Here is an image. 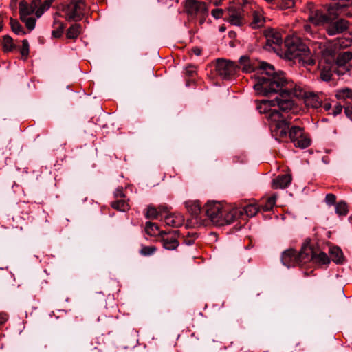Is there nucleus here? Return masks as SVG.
Masks as SVG:
<instances>
[{
  "instance_id": "56",
  "label": "nucleus",
  "mask_w": 352,
  "mask_h": 352,
  "mask_svg": "<svg viewBox=\"0 0 352 352\" xmlns=\"http://www.w3.org/2000/svg\"><path fill=\"white\" fill-rule=\"evenodd\" d=\"M3 27V16L0 14V32L2 30Z\"/></svg>"
},
{
  "instance_id": "17",
  "label": "nucleus",
  "mask_w": 352,
  "mask_h": 352,
  "mask_svg": "<svg viewBox=\"0 0 352 352\" xmlns=\"http://www.w3.org/2000/svg\"><path fill=\"white\" fill-rule=\"evenodd\" d=\"M164 221L167 226L177 228L183 225L184 217L180 213H167Z\"/></svg>"
},
{
  "instance_id": "21",
  "label": "nucleus",
  "mask_w": 352,
  "mask_h": 352,
  "mask_svg": "<svg viewBox=\"0 0 352 352\" xmlns=\"http://www.w3.org/2000/svg\"><path fill=\"white\" fill-rule=\"evenodd\" d=\"M186 207L188 212H190L193 217H195L197 219L199 218V216L201 211V208L199 201H188L186 203Z\"/></svg>"
},
{
  "instance_id": "30",
  "label": "nucleus",
  "mask_w": 352,
  "mask_h": 352,
  "mask_svg": "<svg viewBox=\"0 0 352 352\" xmlns=\"http://www.w3.org/2000/svg\"><path fill=\"white\" fill-rule=\"evenodd\" d=\"M239 63L243 72L250 73L254 70V67L251 64L249 56H241L239 59Z\"/></svg>"
},
{
  "instance_id": "57",
  "label": "nucleus",
  "mask_w": 352,
  "mask_h": 352,
  "mask_svg": "<svg viewBox=\"0 0 352 352\" xmlns=\"http://www.w3.org/2000/svg\"><path fill=\"white\" fill-rule=\"evenodd\" d=\"M184 242L188 245H190L194 243V241L192 239H185Z\"/></svg>"
},
{
  "instance_id": "35",
  "label": "nucleus",
  "mask_w": 352,
  "mask_h": 352,
  "mask_svg": "<svg viewBox=\"0 0 352 352\" xmlns=\"http://www.w3.org/2000/svg\"><path fill=\"white\" fill-rule=\"evenodd\" d=\"M1 45L4 52L12 51L14 47L13 39L8 35H5L3 36Z\"/></svg>"
},
{
  "instance_id": "5",
  "label": "nucleus",
  "mask_w": 352,
  "mask_h": 352,
  "mask_svg": "<svg viewBox=\"0 0 352 352\" xmlns=\"http://www.w3.org/2000/svg\"><path fill=\"white\" fill-rule=\"evenodd\" d=\"M184 10L190 20L198 19L200 25L204 23L209 14L208 3L198 0H186Z\"/></svg>"
},
{
  "instance_id": "39",
  "label": "nucleus",
  "mask_w": 352,
  "mask_h": 352,
  "mask_svg": "<svg viewBox=\"0 0 352 352\" xmlns=\"http://www.w3.org/2000/svg\"><path fill=\"white\" fill-rule=\"evenodd\" d=\"M156 250H157V248H155V246L142 245L140 250V253L142 256H148L153 254L156 252Z\"/></svg>"
},
{
  "instance_id": "8",
  "label": "nucleus",
  "mask_w": 352,
  "mask_h": 352,
  "mask_svg": "<svg viewBox=\"0 0 352 352\" xmlns=\"http://www.w3.org/2000/svg\"><path fill=\"white\" fill-rule=\"evenodd\" d=\"M206 215L213 224L223 226V208L219 202H208L204 207Z\"/></svg>"
},
{
  "instance_id": "32",
  "label": "nucleus",
  "mask_w": 352,
  "mask_h": 352,
  "mask_svg": "<svg viewBox=\"0 0 352 352\" xmlns=\"http://www.w3.org/2000/svg\"><path fill=\"white\" fill-rule=\"evenodd\" d=\"M53 27L54 30L52 32V35L54 38H60L65 29V25L62 21L54 20Z\"/></svg>"
},
{
  "instance_id": "62",
  "label": "nucleus",
  "mask_w": 352,
  "mask_h": 352,
  "mask_svg": "<svg viewBox=\"0 0 352 352\" xmlns=\"http://www.w3.org/2000/svg\"><path fill=\"white\" fill-rule=\"evenodd\" d=\"M349 219H350L351 221H352V216H351V217H349Z\"/></svg>"
},
{
  "instance_id": "44",
  "label": "nucleus",
  "mask_w": 352,
  "mask_h": 352,
  "mask_svg": "<svg viewBox=\"0 0 352 352\" xmlns=\"http://www.w3.org/2000/svg\"><path fill=\"white\" fill-rule=\"evenodd\" d=\"M280 8L282 9L291 8L294 6V0H280Z\"/></svg>"
},
{
  "instance_id": "20",
  "label": "nucleus",
  "mask_w": 352,
  "mask_h": 352,
  "mask_svg": "<svg viewBox=\"0 0 352 352\" xmlns=\"http://www.w3.org/2000/svg\"><path fill=\"white\" fill-rule=\"evenodd\" d=\"M265 19L263 12L261 10H256L252 12V21L250 25L253 29H258L263 27L265 24Z\"/></svg>"
},
{
  "instance_id": "12",
  "label": "nucleus",
  "mask_w": 352,
  "mask_h": 352,
  "mask_svg": "<svg viewBox=\"0 0 352 352\" xmlns=\"http://www.w3.org/2000/svg\"><path fill=\"white\" fill-rule=\"evenodd\" d=\"M327 25L326 31L329 36L341 34L349 28V22L344 19H339L337 21L334 20Z\"/></svg>"
},
{
  "instance_id": "9",
  "label": "nucleus",
  "mask_w": 352,
  "mask_h": 352,
  "mask_svg": "<svg viewBox=\"0 0 352 352\" xmlns=\"http://www.w3.org/2000/svg\"><path fill=\"white\" fill-rule=\"evenodd\" d=\"M338 16V14L333 10H329L327 12L317 10L309 14L308 19L314 25L320 26L327 25L336 20Z\"/></svg>"
},
{
  "instance_id": "15",
  "label": "nucleus",
  "mask_w": 352,
  "mask_h": 352,
  "mask_svg": "<svg viewBox=\"0 0 352 352\" xmlns=\"http://www.w3.org/2000/svg\"><path fill=\"white\" fill-rule=\"evenodd\" d=\"M266 44L273 48L280 46L283 43L281 34L277 30L269 28L265 31Z\"/></svg>"
},
{
  "instance_id": "16",
  "label": "nucleus",
  "mask_w": 352,
  "mask_h": 352,
  "mask_svg": "<svg viewBox=\"0 0 352 352\" xmlns=\"http://www.w3.org/2000/svg\"><path fill=\"white\" fill-rule=\"evenodd\" d=\"M223 226L224 224H230L234 222L236 219H239L243 216V211L241 208H234L230 210L223 208Z\"/></svg>"
},
{
  "instance_id": "51",
  "label": "nucleus",
  "mask_w": 352,
  "mask_h": 352,
  "mask_svg": "<svg viewBox=\"0 0 352 352\" xmlns=\"http://www.w3.org/2000/svg\"><path fill=\"white\" fill-rule=\"evenodd\" d=\"M115 197L117 199H122L125 197L124 194L122 192V189H117L115 192Z\"/></svg>"
},
{
  "instance_id": "59",
  "label": "nucleus",
  "mask_w": 352,
  "mask_h": 352,
  "mask_svg": "<svg viewBox=\"0 0 352 352\" xmlns=\"http://www.w3.org/2000/svg\"><path fill=\"white\" fill-rule=\"evenodd\" d=\"M307 63L309 65H314L315 63L314 60L310 58L307 60Z\"/></svg>"
},
{
  "instance_id": "55",
  "label": "nucleus",
  "mask_w": 352,
  "mask_h": 352,
  "mask_svg": "<svg viewBox=\"0 0 352 352\" xmlns=\"http://www.w3.org/2000/svg\"><path fill=\"white\" fill-rule=\"evenodd\" d=\"M304 29H305V31L307 33H309L311 34V26L309 25H305L304 26Z\"/></svg>"
},
{
  "instance_id": "13",
  "label": "nucleus",
  "mask_w": 352,
  "mask_h": 352,
  "mask_svg": "<svg viewBox=\"0 0 352 352\" xmlns=\"http://www.w3.org/2000/svg\"><path fill=\"white\" fill-rule=\"evenodd\" d=\"M40 4L41 0H32L30 4L24 0L21 1L19 5L20 19H23L34 12H36Z\"/></svg>"
},
{
  "instance_id": "10",
  "label": "nucleus",
  "mask_w": 352,
  "mask_h": 352,
  "mask_svg": "<svg viewBox=\"0 0 352 352\" xmlns=\"http://www.w3.org/2000/svg\"><path fill=\"white\" fill-rule=\"evenodd\" d=\"M296 147L301 148H307L311 144V140L304 133L303 129L300 126H292L287 130V135Z\"/></svg>"
},
{
  "instance_id": "1",
  "label": "nucleus",
  "mask_w": 352,
  "mask_h": 352,
  "mask_svg": "<svg viewBox=\"0 0 352 352\" xmlns=\"http://www.w3.org/2000/svg\"><path fill=\"white\" fill-rule=\"evenodd\" d=\"M261 70L260 75L256 78L254 89L259 95L269 96L278 94L275 99L281 113L288 116L289 124L291 116L287 114L294 104L292 97H301L303 91L300 87L294 85L292 81L288 80L283 72H275L272 65L266 63L260 65Z\"/></svg>"
},
{
  "instance_id": "33",
  "label": "nucleus",
  "mask_w": 352,
  "mask_h": 352,
  "mask_svg": "<svg viewBox=\"0 0 352 352\" xmlns=\"http://www.w3.org/2000/svg\"><path fill=\"white\" fill-rule=\"evenodd\" d=\"M111 207L121 212H126L129 210V204L122 199L113 201L111 203Z\"/></svg>"
},
{
  "instance_id": "37",
  "label": "nucleus",
  "mask_w": 352,
  "mask_h": 352,
  "mask_svg": "<svg viewBox=\"0 0 352 352\" xmlns=\"http://www.w3.org/2000/svg\"><path fill=\"white\" fill-rule=\"evenodd\" d=\"M349 212L347 204L344 201H340L336 205V213L339 216H346Z\"/></svg>"
},
{
  "instance_id": "7",
  "label": "nucleus",
  "mask_w": 352,
  "mask_h": 352,
  "mask_svg": "<svg viewBox=\"0 0 352 352\" xmlns=\"http://www.w3.org/2000/svg\"><path fill=\"white\" fill-rule=\"evenodd\" d=\"M215 67L217 74L225 80L230 79L239 69L236 63L223 58L217 60Z\"/></svg>"
},
{
  "instance_id": "6",
  "label": "nucleus",
  "mask_w": 352,
  "mask_h": 352,
  "mask_svg": "<svg viewBox=\"0 0 352 352\" xmlns=\"http://www.w3.org/2000/svg\"><path fill=\"white\" fill-rule=\"evenodd\" d=\"M285 45L287 47L285 55L289 59L307 56L310 54L309 47L298 37L287 38L285 41Z\"/></svg>"
},
{
  "instance_id": "41",
  "label": "nucleus",
  "mask_w": 352,
  "mask_h": 352,
  "mask_svg": "<svg viewBox=\"0 0 352 352\" xmlns=\"http://www.w3.org/2000/svg\"><path fill=\"white\" fill-rule=\"evenodd\" d=\"M21 20L25 23L26 28L30 30H32L35 28L36 19L34 18L26 17Z\"/></svg>"
},
{
  "instance_id": "19",
  "label": "nucleus",
  "mask_w": 352,
  "mask_h": 352,
  "mask_svg": "<svg viewBox=\"0 0 352 352\" xmlns=\"http://www.w3.org/2000/svg\"><path fill=\"white\" fill-rule=\"evenodd\" d=\"M168 212V207L166 206H160L158 208L153 206H148L146 217L148 219H156L160 217L162 218L163 213Z\"/></svg>"
},
{
  "instance_id": "54",
  "label": "nucleus",
  "mask_w": 352,
  "mask_h": 352,
  "mask_svg": "<svg viewBox=\"0 0 352 352\" xmlns=\"http://www.w3.org/2000/svg\"><path fill=\"white\" fill-rule=\"evenodd\" d=\"M322 107L324 109L327 111H329L331 109V104L329 102L324 103Z\"/></svg>"
},
{
  "instance_id": "50",
  "label": "nucleus",
  "mask_w": 352,
  "mask_h": 352,
  "mask_svg": "<svg viewBox=\"0 0 352 352\" xmlns=\"http://www.w3.org/2000/svg\"><path fill=\"white\" fill-rule=\"evenodd\" d=\"M90 345L91 346L87 348V350L89 352H100V350L99 349V348L97 346H94L93 342H91L90 344Z\"/></svg>"
},
{
  "instance_id": "58",
  "label": "nucleus",
  "mask_w": 352,
  "mask_h": 352,
  "mask_svg": "<svg viewBox=\"0 0 352 352\" xmlns=\"http://www.w3.org/2000/svg\"><path fill=\"white\" fill-rule=\"evenodd\" d=\"M221 0H214L213 1V4L215 6H219V4H221Z\"/></svg>"
},
{
  "instance_id": "45",
  "label": "nucleus",
  "mask_w": 352,
  "mask_h": 352,
  "mask_svg": "<svg viewBox=\"0 0 352 352\" xmlns=\"http://www.w3.org/2000/svg\"><path fill=\"white\" fill-rule=\"evenodd\" d=\"M185 74L187 76L193 77L196 74V69L194 66L189 65L185 68Z\"/></svg>"
},
{
  "instance_id": "11",
  "label": "nucleus",
  "mask_w": 352,
  "mask_h": 352,
  "mask_svg": "<svg viewBox=\"0 0 352 352\" xmlns=\"http://www.w3.org/2000/svg\"><path fill=\"white\" fill-rule=\"evenodd\" d=\"M163 247L168 250H175L179 245L178 241V231L161 233Z\"/></svg>"
},
{
  "instance_id": "14",
  "label": "nucleus",
  "mask_w": 352,
  "mask_h": 352,
  "mask_svg": "<svg viewBox=\"0 0 352 352\" xmlns=\"http://www.w3.org/2000/svg\"><path fill=\"white\" fill-rule=\"evenodd\" d=\"M328 53L331 55V60L326 62L324 65L320 63V78L324 81H329L331 79L333 72V54L330 50H327L324 54Z\"/></svg>"
},
{
  "instance_id": "28",
  "label": "nucleus",
  "mask_w": 352,
  "mask_h": 352,
  "mask_svg": "<svg viewBox=\"0 0 352 352\" xmlns=\"http://www.w3.org/2000/svg\"><path fill=\"white\" fill-rule=\"evenodd\" d=\"M335 96L338 100L352 99V89L349 87L339 89L336 91Z\"/></svg>"
},
{
  "instance_id": "36",
  "label": "nucleus",
  "mask_w": 352,
  "mask_h": 352,
  "mask_svg": "<svg viewBox=\"0 0 352 352\" xmlns=\"http://www.w3.org/2000/svg\"><path fill=\"white\" fill-rule=\"evenodd\" d=\"M10 25L12 30L16 34H25L23 27L21 26V25L19 23V22L16 19H14L12 17H10Z\"/></svg>"
},
{
  "instance_id": "26",
  "label": "nucleus",
  "mask_w": 352,
  "mask_h": 352,
  "mask_svg": "<svg viewBox=\"0 0 352 352\" xmlns=\"http://www.w3.org/2000/svg\"><path fill=\"white\" fill-rule=\"evenodd\" d=\"M312 254H313V256L309 260V261H314L315 263L322 264V265L328 264L330 262L329 257L327 256V254L326 253H324L323 252H320L319 254H316L314 251V249L312 248Z\"/></svg>"
},
{
  "instance_id": "42",
  "label": "nucleus",
  "mask_w": 352,
  "mask_h": 352,
  "mask_svg": "<svg viewBox=\"0 0 352 352\" xmlns=\"http://www.w3.org/2000/svg\"><path fill=\"white\" fill-rule=\"evenodd\" d=\"M21 54L25 58H27L29 55V43L26 39L22 41V46L21 48Z\"/></svg>"
},
{
  "instance_id": "49",
  "label": "nucleus",
  "mask_w": 352,
  "mask_h": 352,
  "mask_svg": "<svg viewBox=\"0 0 352 352\" xmlns=\"http://www.w3.org/2000/svg\"><path fill=\"white\" fill-rule=\"evenodd\" d=\"M8 320V315L6 313H0V325L4 324Z\"/></svg>"
},
{
  "instance_id": "48",
  "label": "nucleus",
  "mask_w": 352,
  "mask_h": 352,
  "mask_svg": "<svg viewBox=\"0 0 352 352\" xmlns=\"http://www.w3.org/2000/svg\"><path fill=\"white\" fill-rule=\"evenodd\" d=\"M344 113L351 121H352V106H346L344 109Z\"/></svg>"
},
{
  "instance_id": "2",
  "label": "nucleus",
  "mask_w": 352,
  "mask_h": 352,
  "mask_svg": "<svg viewBox=\"0 0 352 352\" xmlns=\"http://www.w3.org/2000/svg\"><path fill=\"white\" fill-rule=\"evenodd\" d=\"M275 101L263 100L257 107L261 113L266 115V118L269 122L272 133L276 139L285 138L287 133V129L289 127L288 116L280 113L278 110L272 109L271 107L274 106Z\"/></svg>"
},
{
  "instance_id": "53",
  "label": "nucleus",
  "mask_w": 352,
  "mask_h": 352,
  "mask_svg": "<svg viewBox=\"0 0 352 352\" xmlns=\"http://www.w3.org/2000/svg\"><path fill=\"white\" fill-rule=\"evenodd\" d=\"M192 50L193 53L197 56H199L201 54V50L199 47H194V48H192Z\"/></svg>"
},
{
  "instance_id": "29",
  "label": "nucleus",
  "mask_w": 352,
  "mask_h": 352,
  "mask_svg": "<svg viewBox=\"0 0 352 352\" xmlns=\"http://www.w3.org/2000/svg\"><path fill=\"white\" fill-rule=\"evenodd\" d=\"M243 211V214L245 213L248 217H254L260 210V207L256 204H248L244 208H241Z\"/></svg>"
},
{
  "instance_id": "47",
  "label": "nucleus",
  "mask_w": 352,
  "mask_h": 352,
  "mask_svg": "<svg viewBox=\"0 0 352 352\" xmlns=\"http://www.w3.org/2000/svg\"><path fill=\"white\" fill-rule=\"evenodd\" d=\"M342 106L341 104H338L335 106L331 113H332V115L336 116L340 114L342 112Z\"/></svg>"
},
{
  "instance_id": "46",
  "label": "nucleus",
  "mask_w": 352,
  "mask_h": 352,
  "mask_svg": "<svg viewBox=\"0 0 352 352\" xmlns=\"http://www.w3.org/2000/svg\"><path fill=\"white\" fill-rule=\"evenodd\" d=\"M211 14L214 18L218 19L223 16V11L222 9L217 8L212 10Z\"/></svg>"
},
{
  "instance_id": "27",
  "label": "nucleus",
  "mask_w": 352,
  "mask_h": 352,
  "mask_svg": "<svg viewBox=\"0 0 352 352\" xmlns=\"http://www.w3.org/2000/svg\"><path fill=\"white\" fill-rule=\"evenodd\" d=\"M277 199V195L276 194L272 195L271 197H268L265 204H261L258 205L260 207V210H263L264 212H268L273 209L274 206L276 204Z\"/></svg>"
},
{
  "instance_id": "60",
  "label": "nucleus",
  "mask_w": 352,
  "mask_h": 352,
  "mask_svg": "<svg viewBox=\"0 0 352 352\" xmlns=\"http://www.w3.org/2000/svg\"><path fill=\"white\" fill-rule=\"evenodd\" d=\"M267 2H272L274 0H265Z\"/></svg>"
},
{
  "instance_id": "38",
  "label": "nucleus",
  "mask_w": 352,
  "mask_h": 352,
  "mask_svg": "<svg viewBox=\"0 0 352 352\" xmlns=\"http://www.w3.org/2000/svg\"><path fill=\"white\" fill-rule=\"evenodd\" d=\"M145 231L147 234L150 236H156L162 232H160L159 228L155 223L147 222L145 226Z\"/></svg>"
},
{
  "instance_id": "22",
  "label": "nucleus",
  "mask_w": 352,
  "mask_h": 352,
  "mask_svg": "<svg viewBox=\"0 0 352 352\" xmlns=\"http://www.w3.org/2000/svg\"><path fill=\"white\" fill-rule=\"evenodd\" d=\"M82 30L81 25L77 23L72 24L67 30L66 36L69 39H76L80 34Z\"/></svg>"
},
{
  "instance_id": "24",
  "label": "nucleus",
  "mask_w": 352,
  "mask_h": 352,
  "mask_svg": "<svg viewBox=\"0 0 352 352\" xmlns=\"http://www.w3.org/2000/svg\"><path fill=\"white\" fill-rule=\"evenodd\" d=\"M331 259L336 263L341 264L344 261L343 253L338 247H333L329 250Z\"/></svg>"
},
{
  "instance_id": "3",
  "label": "nucleus",
  "mask_w": 352,
  "mask_h": 352,
  "mask_svg": "<svg viewBox=\"0 0 352 352\" xmlns=\"http://www.w3.org/2000/svg\"><path fill=\"white\" fill-rule=\"evenodd\" d=\"M87 5L84 0H70L60 4V11L67 21H80L85 14Z\"/></svg>"
},
{
  "instance_id": "34",
  "label": "nucleus",
  "mask_w": 352,
  "mask_h": 352,
  "mask_svg": "<svg viewBox=\"0 0 352 352\" xmlns=\"http://www.w3.org/2000/svg\"><path fill=\"white\" fill-rule=\"evenodd\" d=\"M55 1L56 0H45L43 2L41 1V4L36 11L37 17H40L45 11L49 10Z\"/></svg>"
},
{
  "instance_id": "40",
  "label": "nucleus",
  "mask_w": 352,
  "mask_h": 352,
  "mask_svg": "<svg viewBox=\"0 0 352 352\" xmlns=\"http://www.w3.org/2000/svg\"><path fill=\"white\" fill-rule=\"evenodd\" d=\"M333 72L338 76H342L346 72H349V66H338L336 63H333Z\"/></svg>"
},
{
  "instance_id": "4",
  "label": "nucleus",
  "mask_w": 352,
  "mask_h": 352,
  "mask_svg": "<svg viewBox=\"0 0 352 352\" xmlns=\"http://www.w3.org/2000/svg\"><path fill=\"white\" fill-rule=\"evenodd\" d=\"M312 256V248L310 245H304L298 253L293 249L285 251L281 259L284 265L290 267L298 264H305Z\"/></svg>"
},
{
  "instance_id": "31",
  "label": "nucleus",
  "mask_w": 352,
  "mask_h": 352,
  "mask_svg": "<svg viewBox=\"0 0 352 352\" xmlns=\"http://www.w3.org/2000/svg\"><path fill=\"white\" fill-rule=\"evenodd\" d=\"M228 22L234 25L241 26L245 23V19L239 12H232L230 14Z\"/></svg>"
},
{
  "instance_id": "23",
  "label": "nucleus",
  "mask_w": 352,
  "mask_h": 352,
  "mask_svg": "<svg viewBox=\"0 0 352 352\" xmlns=\"http://www.w3.org/2000/svg\"><path fill=\"white\" fill-rule=\"evenodd\" d=\"M352 59V52L349 51L344 52L338 54L336 58V64L338 66H349V62Z\"/></svg>"
},
{
  "instance_id": "43",
  "label": "nucleus",
  "mask_w": 352,
  "mask_h": 352,
  "mask_svg": "<svg viewBox=\"0 0 352 352\" xmlns=\"http://www.w3.org/2000/svg\"><path fill=\"white\" fill-rule=\"evenodd\" d=\"M325 202L327 205L332 206L336 202V196L334 194H327L325 197Z\"/></svg>"
},
{
  "instance_id": "63",
  "label": "nucleus",
  "mask_w": 352,
  "mask_h": 352,
  "mask_svg": "<svg viewBox=\"0 0 352 352\" xmlns=\"http://www.w3.org/2000/svg\"><path fill=\"white\" fill-rule=\"evenodd\" d=\"M125 349H128V346H124V347Z\"/></svg>"
},
{
  "instance_id": "61",
  "label": "nucleus",
  "mask_w": 352,
  "mask_h": 352,
  "mask_svg": "<svg viewBox=\"0 0 352 352\" xmlns=\"http://www.w3.org/2000/svg\"><path fill=\"white\" fill-rule=\"evenodd\" d=\"M346 16H352V14L349 13V14H346Z\"/></svg>"
},
{
  "instance_id": "52",
  "label": "nucleus",
  "mask_w": 352,
  "mask_h": 352,
  "mask_svg": "<svg viewBox=\"0 0 352 352\" xmlns=\"http://www.w3.org/2000/svg\"><path fill=\"white\" fill-rule=\"evenodd\" d=\"M350 41H344V40H340L338 41V44L340 45V47H347L349 45H350Z\"/></svg>"
},
{
  "instance_id": "18",
  "label": "nucleus",
  "mask_w": 352,
  "mask_h": 352,
  "mask_svg": "<svg viewBox=\"0 0 352 352\" xmlns=\"http://www.w3.org/2000/svg\"><path fill=\"white\" fill-rule=\"evenodd\" d=\"M292 176L289 174L280 175L272 180L273 189H283L287 188L292 182Z\"/></svg>"
},
{
  "instance_id": "25",
  "label": "nucleus",
  "mask_w": 352,
  "mask_h": 352,
  "mask_svg": "<svg viewBox=\"0 0 352 352\" xmlns=\"http://www.w3.org/2000/svg\"><path fill=\"white\" fill-rule=\"evenodd\" d=\"M305 103L308 107H311L315 109L322 106V100L320 99L319 96L311 93L306 96Z\"/></svg>"
}]
</instances>
